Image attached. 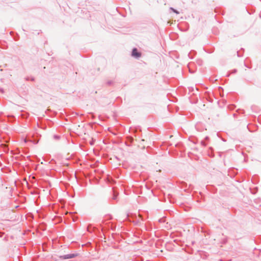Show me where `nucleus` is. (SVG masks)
<instances>
[{
	"label": "nucleus",
	"instance_id": "nucleus-10",
	"mask_svg": "<svg viewBox=\"0 0 261 261\" xmlns=\"http://www.w3.org/2000/svg\"><path fill=\"white\" fill-rule=\"evenodd\" d=\"M233 115L234 117H235L236 116L237 114L234 113V114H233Z\"/></svg>",
	"mask_w": 261,
	"mask_h": 261
},
{
	"label": "nucleus",
	"instance_id": "nucleus-7",
	"mask_svg": "<svg viewBox=\"0 0 261 261\" xmlns=\"http://www.w3.org/2000/svg\"><path fill=\"white\" fill-rule=\"evenodd\" d=\"M201 144L203 146H205L206 145V144L203 141L201 142Z\"/></svg>",
	"mask_w": 261,
	"mask_h": 261
},
{
	"label": "nucleus",
	"instance_id": "nucleus-6",
	"mask_svg": "<svg viewBox=\"0 0 261 261\" xmlns=\"http://www.w3.org/2000/svg\"><path fill=\"white\" fill-rule=\"evenodd\" d=\"M54 138L56 140H59L60 138V136L58 135H54Z\"/></svg>",
	"mask_w": 261,
	"mask_h": 261
},
{
	"label": "nucleus",
	"instance_id": "nucleus-4",
	"mask_svg": "<svg viewBox=\"0 0 261 261\" xmlns=\"http://www.w3.org/2000/svg\"><path fill=\"white\" fill-rule=\"evenodd\" d=\"M25 80L26 81H29V80H31L32 81H35V78L34 77H29V76H27L25 78Z\"/></svg>",
	"mask_w": 261,
	"mask_h": 261
},
{
	"label": "nucleus",
	"instance_id": "nucleus-5",
	"mask_svg": "<svg viewBox=\"0 0 261 261\" xmlns=\"http://www.w3.org/2000/svg\"><path fill=\"white\" fill-rule=\"evenodd\" d=\"M170 10H171L172 11H173L174 13H176V14H178L179 13V12L178 11H177L176 10H175V9H174L172 7H170Z\"/></svg>",
	"mask_w": 261,
	"mask_h": 261
},
{
	"label": "nucleus",
	"instance_id": "nucleus-1",
	"mask_svg": "<svg viewBox=\"0 0 261 261\" xmlns=\"http://www.w3.org/2000/svg\"><path fill=\"white\" fill-rule=\"evenodd\" d=\"M78 255V253H71L63 255H60L59 256V258L62 259H67L70 258H72L76 257Z\"/></svg>",
	"mask_w": 261,
	"mask_h": 261
},
{
	"label": "nucleus",
	"instance_id": "nucleus-11",
	"mask_svg": "<svg viewBox=\"0 0 261 261\" xmlns=\"http://www.w3.org/2000/svg\"><path fill=\"white\" fill-rule=\"evenodd\" d=\"M208 139V137H205V139H206V140H207V139Z\"/></svg>",
	"mask_w": 261,
	"mask_h": 261
},
{
	"label": "nucleus",
	"instance_id": "nucleus-8",
	"mask_svg": "<svg viewBox=\"0 0 261 261\" xmlns=\"http://www.w3.org/2000/svg\"><path fill=\"white\" fill-rule=\"evenodd\" d=\"M112 83H113V82H112V81H108V82H107V84H108V85H111Z\"/></svg>",
	"mask_w": 261,
	"mask_h": 261
},
{
	"label": "nucleus",
	"instance_id": "nucleus-9",
	"mask_svg": "<svg viewBox=\"0 0 261 261\" xmlns=\"http://www.w3.org/2000/svg\"><path fill=\"white\" fill-rule=\"evenodd\" d=\"M237 72V70L236 69H234L232 71V73H235Z\"/></svg>",
	"mask_w": 261,
	"mask_h": 261
},
{
	"label": "nucleus",
	"instance_id": "nucleus-2",
	"mask_svg": "<svg viewBox=\"0 0 261 261\" xmlns=\"http://www.w3.org/2000/svg\"><path fill=\"white\" fill-rule=\"evenodd\" d=\"M132 56L136 58H139L141 56V53L138 51L137 48H134L133 49Z\"/></svg>",
	"mask_w": 261,
	"mask_h": 261
},
{
	"label": "nucleus",
	"instance_id": "nucleus-3",
	"mask_svg": "<svg viewBox=\"0 0 261 261\" xmlns=\"http://www.w3.org/2000/svg\"><path fill=\"white\" fill-rule=\"evenodd\" d=\"M113 199L117 200L118 194L117 192H116L115 191H113Z\"/></svg>",
	"mask_w": 261,
	"mask_h": 261
}]
</instances>
